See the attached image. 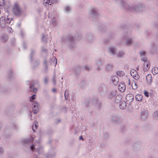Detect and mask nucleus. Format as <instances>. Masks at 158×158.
<instances>
[{
    "label": "nucleus",
    "mask_w": 158,
    "mask_h": 158,
    "mask_svg": "<svg viewBox=\"0 0 158 158\" xmlns=\"http://www.w3.org/2000/svg\"><path fill=\"white\" fill-rule=\"evenodd\" d=\"M143 69L145 71H147L149 69L150 65L148 60L146 59H143Z\"/></svg>",
    "instance_id": "f257e3e1"
},
{
    "label": "nucleus",
    "mask_w": 158,
    "mask_h": 158,
    "mask_svg": "<svg viewBox=\"0 0 158 158\" xmlns=\"http://www.w3.org/2000/svg\"><path fill=\"white\" fill-rule=\"evenodd\" d=\"M126 99L127 103L130 104L133 100L134 96L133 95L131 94H128L126 96Z\"/></svg>",
    "instance_id": "f03ea898"
},
{
    "label": "nucleus",
    "mask_w": 158,
    "mask_h": 158,
    "mask_svg": "<svg viewBox=\"0 0 158 158\" xmlns=\"http://www.w3.org/2000/svg\"><path fill=\"white\" fill-rule=\"evenodd\" d=\"M32 105L33 106V110L34 112V113L35 114H36L38 112L39 110L38 103L37 102L35 101L33 102Z\"/></svg>",
    "instance_id": "7ed1b4c3"
},
{
    "label": "nucleus",
    "mask_w": 158,
    "mask_h": 158,
    "mask_svg": "<svg viewBox=\"0 0 158 158\" xmlns=\"http://www.w3.org/2000/svg\"><path fill=\"white\" fill-rule=\"evenodd\" d=\"M131 75L135 79L137 80L139 79V76L137 72L135 70H132L131 72Z\"/></svg>",
    "instance_id": "20e7f679"
},
{
    "label": "nucleus",
    "mask_w": 158,
    "mask_h": 158,
    "mask_svg": "<svg viewBox=\"0 0 158 158\" xmlns=\"http://www.w3.org/2000/svg\"><path fill=\"white\" fill-rule=\"evenodd\" d=\"M125 85L124 83H121L119 84L118 88L121 92H123L125 89Z\"/></svg>",
    "instance_id": "39448f33"
},
{
    "label": "nucleus",
    "mask_w": 158,
    "mask_h": 158,
    "mask_svg": "<svg viewBox=\"0 0 158 158\" xmlns=\"http://www.w3.org/2000/svg\"><path fill=\"white\" fill-rule=\"evenodd\" d=\"M13 12L15 14L18 15H19L20 12V10L18 6H16L13 9Z\"/></svg>",
    "instance_id": "423d86ee"
},
{
    "label": "nucleus",
    "mask_w": 158,
    "mask_h": 158,
    "mask_svg": "<svg viewBox=\"0 0 158 158\" xmlns=\"http://www.w3.org/2000/svg\"><path fill=\"white\" fill-rule=\"evenodd\" d=\"M126 107V103L124 101H122L120 102L119 107L121 109H124Z\"/></svg>",
    "instance_id": "0eeeda50"
},
{
    "label": "nucleus",
    "mask_w": 158,
    "mask_h": 158,
    "mask_svg": "<svg viewBox=\"0 0 158 158\" xmlns=\"http://www.w3.org/2000/svg\"><path fill=\"white\" fill-rule=\"evenodd\" d=\"M146 81L148 83L150 84L152 81V77L151 74H148L146 76Z\"/></svg>",
    "instance_id": "6e6552de"
},
{
    "label": "nucleus",
    "mask_w": 158,
    "mask_h": 158,
    "mask_svg": "<svg viewBox=\"0 0 158 158\" xmlns=\"http://www.w3.org/2000/svg\"><path fill=\"white\" fill-rule=\"evenodd\" d=\"M152 71L153 74H156L158 73V69L156 67H154L152 69Z\"/></svg>",
    "instance_id": "1a4fd4ad"
},
{
    "label": "nucleus",
    "mask_w": 158,
    "mask_h": 158,
    "mask_svg": "<svg viewBox=\"0 0 158 158\" xmlns=\"http://www.w3.org/2000/svg\"><path fill=\"white\" fill-rule=\"evenodd\" d=\"M135 98L138 101H140L142 99V96L139 94H137L135 96Z\"/></svg>",
    "instance_id": "9d476101"
},
{
    "label": "nucleus",
    "mask_w": 158,
    "mask_h": 158,
    "mask_svg": "<svg viewBox=\"0 0 158 158\" xmlns=\"http://www.w3.org/2000/svg\"><path fill=\"white\" fill-rule=\"evenodd\" d=\"M44 3L46 4L45 6H46L47 4L48 6L51 5L52 3V1L51 0H44Z\"/></svg>",
    "instance_id": "9b49d317"
},
{
    "label": "nucleus",
    "mask_w": 158,
    "mask_h": 158,
    "mask_svg": "<svg viewBox=\"0 0 158 158\" xmlns=\"http://www.w3.org/2000/svg\"><path fill=\"white\" fill-rule=\"evenodd\" d=\"M132 87L133 89H135L137 88V86L136 84L134 82L132 84Z\"/></svg>",
    "instance_id": "f8f14e48"
},
{
    "label": "nucleus",
    "mask_w": 158,
    "mask_h": 158,
    "mask_svg": "<svg viewBox=\"0 0 158 158\" xmlns=\"http://www.w3.org/2000/svg\"><path fill=\"white\" fill-rule=\"evenodd\" d=\"M35 95L34 94L31 97H30V101H32V100L34 99H35Z\"/></svg>",
    "instance_id": "ddd939ff"
},
{
    "label": "nucleus",
    "mask_w": 158,
    "mask_h": 158,
    "mask_svg": "<svg viewBox=\"0 0 158 158\" xmlns=\"http://www.w3.org/2000/svg\"><path fill=\"white\" fill-rule=\"evenodd\" d=\"M30 88H31V89H33H33L32 90L35 93L37 92V89H34V87H33V86H30Z\"/></svg>",
    "instance_id": "4468645a"
},
{
    "label": "nucleus",
    "mask_w": 158,
    "mask_h": 158,
    "mask_svg": "<svg viewBox=\"0 0 158 158\" xmlns=\"http://www.w3.org/2000/svg\"><path fill=\"white\" fill-rule=\"evenodd\" d=\"M144 94L146 97H148L149 96L148 93L147 91H144Z\"/></svg>",
    "instance_id": "2eb2a0df"
},
{
    "label": "nucleus",
    "mask_w": 158,
    "mask_h": 158,
    "mask_svg": "<svg viewBox=\"0 0 158 158\" xmlns=\"http://www.w3.org/2000/svg\"><path fill=\"white\" fill-rule=\"evenodd\" d=\"M126 82L128 84V85H131L130 81L129 79H127L126 80Z\"/></svg>",
    "instance_id": "dca6fc26"
},
{
    "label": "nucleus",
    "mask_w": 158,
    "mask_h": 158,
    "mask_svg": "<svg viewBox=\"0 0 158 158\" xmlns=\"http://www.w3.org/2000/svg\"><path fill=\"white\" fill-rule=\"evenodd\" d=\"M34 125H35V129H36L37 127V126L38 125V123L37 122H34Z\"/></svg>",
    "instance_id": "f3484780"
},
{
    "label": "nucleus",
    "mask_w": 158,
    "mask_h": 158,
    "mask_svg": "<svg viewBox=\"0 0 158 158\" xmlns=\"http://www.w3.org/2000/svg\"><path fill=\"white\" fill-rule=\"evenodd\" d=\"M110 53H111L112 54H113L114 53V50L112 48H110Z\"/></svg>",
    "instance_id": "a211bd4d"
},
{
    "label": "nucleus",
    "mask_w": 158,
    "mask_h": 158,
    "mask_svg": "<svg viewBox=\"0 0 158 158\" xmlns=\"http://www.w3.org/2000/svg\"><path fill=\"white\" fill-rule=\"evenodd\" d=\"M70 10V8L69 7H67L65 9V10L66 11H69Z\"/></svg>",
    "instance_id": "6ab92c4d"
},
{
    "label": "nucleus",
    "mask_w": 158,
    "mask_h": 158,
    "mask_svg": "<svg viewBox=\"0 0 158 158\" xmlns=\"http://www.w3.org/2000/svg\"><path fill=\"white\" fill-rule=\"evenodd\" d=\"M140 54L142 56H144L145 55V53L144 52H141Z\"/></svg>",
    "instance_id": "aec40b11"
},
{
    "label": "nucleus",
    "mask_w": 158,
    "mask_h": 158,
    "mask_svg": "<svg viewBox=\"0 0 158 158\" xmlns=\"http://www.w3.org/2000/svg\"><path fill=\"white\" fill-rule=\"evenodd\" d=\"M54 60L55 61V62H56L55 65H56L57 64V59L56 58H54Z\"/></svg>",
    "instance_id": "412c9836"
},
{
    "label": "nucleus",
    "mask_w": 158,
    "mask_h": 158,
    "mask_svg": "<svg viewBox=\"0 0 158 158\" xmlns=\"http://www.w3.org/2000/svg\"><path fill=\"white\" fill-rule=\"evenodd\" d=\"M34 147V145H32V146H31V148L32 150L33 149Z\"/></svg>",
    "instance_id": "4be33fe9"
},
{
    "label": "nucleus",
    "mask_w": 158,
    "mask_h": 158,
    "mask_svg": "<svg viewBox=\"0 0 158 158\" xmlns=\"http://www.w3.org/2000/svg\"><path fill=\"white\" fill-rule=\"evenodd\" d=\"M131 40H128V41L127 42V44H130L131 43Z\"/></svg>",
    "instance_id": "5701e85b"
},
{
    "label": "nucleus",
    "mask_w": 158,
    "mask_h": 158,
    "mask_svg": "<svg viewBox=\"0 0 158 158\" xmlns=\"http://www.w3.org/2000/svg\"><path fill=\"white\" fill-rule=\"evenodd\" d=\"M34 125L33 126H32V129L33 131L34 132H35V130L34 129Z\"/></svg>",
    "instance_id": "b1692460"
},
{
    "label": "nucleus",
    "mask_w": 158,
    "mask_h": 158,
    "mask_svg": "<svg viewBox=\"0 0 158 158\" xmlns=\"http://www.w3.org/2000/svg\"><path fill=\"white\" fill-rule=\"evenodd\" d=\"M80 139H82V140H83V137L82 136H81L80 137V138H79Z\"/></svg>",
    "instance_id": "393cba45"
},
{
    "label": "nucleus",
    "mask_w": 158,
    "mask_h": 158,
    "mask_svg": "<svg viewBox=\"0 0 158 158\" xmlns=\"http://www.w3.org/2000/svg\"><path fill=\"white\" fill-rule=\"evenodd\" d=\"M53 81L54 84H55V81L54 79L53 80Z\"/></svg>",
    "instance_id": "a878e982"
},
{
    "label": "nucleus",
    "mask_w": 158,
    "mask_h": 158,
    "mask_svg": "<svg viewBox=\"0 0 158 158\" xmlns=\"http://www.w3.org/2000/svg\"><path fill=\"white\" fill-rule=\"evenodd\" d=\"M47 82V80L46 79H45V83H46Z\"/></svg>",
    "instance_id": "bb28decb"
},
{
    "label": "nucleus",
    "mask_w": 158,
    "mask_h": 158,
    "mask_svg": "<svg viewBox=\"0 0 158 158\" xmlns=\"http://www.w3.org/2000/svg\"><path fill=\"white\" fill-rule=\"evenodd\" d=\"M55 90H55V89H53V90H52V91H53V92L55 91Z\"/></svg>",
    "instance_id": "cd10ccee"
},
{
    "label": "nucleus",
    "mask_w": 158,
    "mask_h": 158,
    "mask_svg": "<svg viewBox=\"0 0 158 158\" xmlns=\"http://www.w3.org/2000/svg\"><path fill=\"white\" fill-rule=\"evenodd\" d=\"M145 114V113H143L142 114V115H143V114Z\"/></svg>",
    "instance_id": "c85d7f7f"
},
{
    "label": "nucleus",
    "mask_w": 158,
    "mask_h": 158,
    "mask_svg": "<svg viewBox=\"0 0 158 158\" xmlns=\"http://www.w3.org/2000/svg\"><path fill=\"white\" fill-rule=\"evenodd\" d=\"M142 118H144V117H143V116H142Z\"/></svg>",
    "instance_id": "c756f323"
},
{
    "label": "nucleus",
    "mask_w": 158,
    "mask_h": 158,
    "mask_svg": "<svg viewBox=\"0 0 158 158\" xmlns=\"http://www.w3.org/2000/svg\"><path fill=\"white\" fill-rule=\"evenodd\" d=\"M1 13V10H0V14Z\"/></svg>",
    "instance_id": "7c9ffc66"
},
{
    "label": "nucleus",
    "mask_w": 158,
    "mask_h": 158,
    "mask_svg": "<svg viewBox=\"0 0 158 158\" xmlns=\"http://www.w3.org/2000/svg\"><path fill=\"white\" fill-rule=\"evenodd\" d=\"M10 29H11L9 27Z\"/></svg>",
    "instance_id": "2f4dec72"
}]
</instances>
